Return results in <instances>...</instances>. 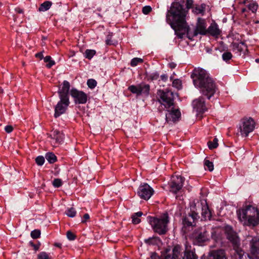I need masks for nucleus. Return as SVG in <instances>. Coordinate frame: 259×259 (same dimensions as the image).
Wrapping results in <instances>:
<instances>
[{
    "label": "nucleus",
    "mask_w": 259,
    "mask_h": 259,
    "mask_svg": "<svg viewBox=\"0 0 259 259\" xmlns=\"http://www.w3.org/2000/svg\"><path fill=\"white\" fill-rule=\"evenodd\" d=\"M70 89V83L68 81L64 80L62 87L58 90L59 98L69 99L68 93Z\"/></svg>",
    "instance_id": "obj_18"
},
{
    "label": "nucleus",
    "mask_w": 259,
    "mask_h": 259,
    "mask_svg": "<svg viewBox=\"0 0 259 259\" xmlns=\"http://www.w3.org/2000/svg\"><path fill=\"white\" fill-rule=\"evenodd\" d=\"M218 139L217 138H214L213 141L208 142V146L209 148L212 149L217 148L218 146Z\"/></svg>",
    "instance_id": "obj_36"
},
{
    "label": "nucleus",
    "mask_w": 259,
    "mask_h": 259,
    "mask_svg": "<svg viewBox=\"0 0 259 259\" xmlns=\"http://www.w3.org/2000/svg\"><path fill=\"white\" fill-rule=\"evenodd\" d=\"M83 220L81 221V223H84L88 220L90 219V215L88 213H85L83 215Z\"/></svg>",
    "instance_id": "obj_51"
},
{
    "label": "nucleus",
    "mask_w": 259,
    "mask_h": 259,
    "mask_svg": "<svg viewBox=\"0 0 259 259\" xmlns=\"http://www.w3.org/2000/svg\"><path fill=\"white\" fill-rule=\"evenodd\" d=\"M172 86L176 89L180 90L182 88V82L179 79H174L172 81Z\"/></svg>",
    "instance_id": "obj_38"
},
{
    "label": "nucleus",
    "mask_w": 259,
    "mask_h": 259,
    "mask_svg": "<svg viewBox=\"0 0 259 259\" xmlns=\"http://www.w3.org/2000/svg\"><path fill=\"white\" fill-rule=\"evenodd\" d=\"M197 213L195 211H190L183 219V223L185 226H192L195 220L197 219Z\"/></svg>",
    "instance_id": "obj_19"
},
{
    "label": "nucleus",
    "mask_w": 259,
    "mask_h": 259,
    "mask_svg": "<svg viewBox=\"0 0 259 259\" xmlns=\"http://www.w3.org/2000/svg\"><path fill=\"white\" fill-rule=\"evenodd\" d=\"M185 179L181 176H173L169 183V191L174 193H177L182 188Z\"/></svg>",
    "instance_id": "obj_8"
},
{
    "label": "nucleus",
    "mask_w": 259,
    "mask_h": 259,
    "mask_svg": "<svg viewBox=\"0 0 259 259\" xmlns=\"http://www.w3.org/2000/svg\"><path fill=\"white\" fill-rule=\"evenodd\" d=\"M31 237L33 239H36L40 237V231L39 230H34L31 232Z\"/></svg>",
    "instance_id": "obj_40"
},
{
    "label": "nucleus",
    "mask_w": 259,
    "mask_h": 259,
    "mask_svg": "<svg viewBox=\"0 0 259 259\" xmlns=\"http://www.w3.org/2000/svg\"><path fill=\"white\" fill-rule=\"evenodd\" d=\"M65 214L69 217L73 218L76 215L75 211H65Z\"/></svg>",
    "instance_id": "obj_49"
},
{
    "label": "nucleus",
    "mask_w": 259,
    "mask_h": 259,
    "mask_svg": "<svg viewBox=\"0 0 259 259\" xmlns=\"http://www.w3.org/2000/svg\"><path fill=\"white\" fill-rule=\"evenodd\" d=\"M153 192V189L148 184L143 183L140 185L137 193L141 198L148 200L151 198Z\"/></svg>",
    "instance_id": "obj_9"
},
{
    "label": "nucleus",
    "mask_w": 259,
    "mask_h": 259,
    "mask_svg": "<svg viewBox=\"0 0 259 259\" xmlns=\"http://www.w3.org/2000/svg\"><path fill=\"white\" fill-rule=\"evenodd\" d=\"M35 57L36 58H39L40 59H42L43 58V55L42 53L40 52L36 54Z\"/></svg>",
    "instance_id": "obj_54"
},
{
    "label": "nucleus",
    "mask_w": 259,
    "mask_h": 259,
    "mask_svg": "<svg viewBox=\"0 0 259 259\" xmlns=\"http://www.w3.org/2000/svg\"><path fill=\"white\" fill-rule=\"evenodd\" d=\"M183 248L180 245L175 246L171 252L166 250L163 254V259H181L180 255L181 254Z\"/></svg>",
    "instance_id": "obj_14"
},
{
    "label": "nucleus",
    "mask_w": 259,
    "mask_h": 259,
    "mask_svg": "<svg viewBox=\"0 0 259 259\" xmlns=\"http://www.w3.org/2000/svg\"><path fill=\"white\" fill-rule=\"evenodd\" d=\"M67 237L70 240H73L75 238V235L70 231L67 232Z\"/></svg>",
    "instance_id": "obj_46"
},
{
    "label": "nucleus",
    "mask_w": 259,
    "mask_h": 259,
    "mask_svg": "<svg viewBox=\"0 0 259 259\" xmlns=\"http://www.w3.org/2000/svg\"><path fill=\"white\" fill-rule=\"evenodd\" d=\"M51 136L52 138L54 139L56 143L59 144L61 143L64 139V135L63 134L57 130L54 131Z\"/></svg>",
    "instance_id": "obj_23"
},
{
    "label": "nucleus",
    "mask_w": 259,
    "mask_h": 259,
    "mask_svg": "<svg viewBox=\"0 0 259 259\" xmlns=\"http://www.w3.org/2000/svg\"><path fill=\"white\" fill-rule=\"evenodd\" d=\"M231 259H244L245 256L242 249H237V251H234L231 254Z\"/></svg>",
    "instance_id": "obj_24"
},
{
    "label": "nucleus",
    "mask_w": 259,
    "mask_h": 259,
    "mask_svg": "<svg viewBox=\"0 0 259 259\" xmlns=\"http://www.w3.org/2000/svg\"><path fill=\"white\" fill-rule=\"evenodd\" d=\"M38 259H51L49 254L46 252H41L39 253L37 255Z\"/></svg>",
    "instance_id": "obj_42"
},
{
    "label": "nucleus",
    "mask_w": 259,
    "mask_h": 259,
    "mask_svg": "<svg viewBox=\"0 0 259 259\" xmlns=\"http://www.w3.org/2000/svg\"><path fill=\"white\" fill-rule=\"evenodd\" d=\"M168 66L171 68H174L176 66V64L174 62H171L168 64Z\"/></svg>",
    "instance_id": "obj_56"
},
{
    "label": "nucleus",
    "mask_w": 259,
    "mask_h": 259,
    "mask_svg": "<svg viewBox=\"0 0 259 259\" xmlns=\"http://www.w3.org/2000/svg\"><path fill=\"white\" fill-rule=\"evenodd\" d=\"M248 8L249 10L251 11L253 13H254L258 8V5L255 2L251 1L248 5Z\"/></svg>",
    "instance_id": "obj_32"
},
{
    "label": "nucleus",
    "mask_w": 259,
    "mask_h": 259,
    "mask_svg": "<svg viewBox=\"0 0 259 259\" xmlns=\"http://www.w3.org/2000/svg\"><path fill=\"white\" fill-rule=\"evenodd\" d=\"M255 61H256V62H257V63H258V62H259V59H256L255 60Z\"/></svg>",
    "instance_id": "obj_60"
},
{
    "label": "nucleus",
    "mask_w": 259,
    "mask_h": 259,
    "mask_svg": "<svg viewBox=\"0 0 259 259\" xmlns=\"http://www.w3.org/2000/svg\"><path fill=\"white\" fill-rule=\"evenodd\" d=\"M186 11L183 6L177 2L173 3L166 15V21L174 29L175 34L180 38L187 36L189 39L198 34L205 35L207 33V25L204 19L198 18L195 28H189L185 17Z\"/></svg>",
    "instance_id": "obj_1"
},
{
    "label": "nucleus",
    "mask_w": 259,
    "mask_h": 259,
    "mask_svg": "<svg viewBox=\"0 0 259 259\" xmlns=\"http://www.w3.org/2000/svg\"><path fill=\"white\" fill-rule=\"evenodd\" d=\"M46 159L51 163H53L56 161V156L52 153H48L46 155Z\"/></svg>",
    "instance_id": "obj_31"
},
{
    "label": "nucleus",
    "mask_w": 259,
    "mask_h": 259,
    "mask_svg": "<svg viewBox=\"0 0 259 259\" xmlns=\"http://www.w3.org/2000/svg\"><path fill=\"white\" fill-rule=\"evenodd\" d=\"M243 210H257V208H256L254 205L248 204L246 205L245 208Z\"/></svg>",
    "instance_id": "obj_45"
},
{
    "label": "nucleus",
    "mask_w": 259,
    "mask_h": 259,
    "mask_svg": "<svg viewBox=\"0 0 259 259\" xmlns=\"http://www.w3.org/2000/svg\"><path fill=\"white\" fill-rule=\"evenodd\" d=\"M159 242L158 237H153L145 240V242L148 245L157 244Z\"/></svg>",
    "instance_id": "obj_28"
},
{
    "label": "nucleus",
    "mask_w": 259,
    "mask_h": 259,
    "mask_svg": "<svg viewBox=\"0 0 259 259\" xmlns=\"http://www.w3.org/2000/svg\"><path fill=\"white\" fill-rule=\"evenodd\" d=\"M70 94L76 104H84L87 101V95L82 91L73 89L70 91Z\"/></svg>",
    "instance_id": "obj_13"
},
{
    "label": "nucleus",
    "mask_w": 259,
    "mask_h": 259,
    "mask_svg": "<svg viewBox=\"0 0 259 259\" xmlns=\"http://www.w3.org/2000/svg\"><path fill=\"white\" fill-rule=\"evenodd\" d=\"M62 184V182L60 179H55L53 182V185L55 187H59Z\"/></svg>",
    "instance_id": "obj_44"
},
{
    "label": "nucleus",
    "mask_w": 259,
    "mask_h": 259,
    "mask_svg": "<svg viewBox=\"0 0 259 259\" xmlns=\"http://www.w3.org/2000/svg\"><path fill=\"white\" fill-rule=\"evenodd\" d=\"M250 252L256 258L259 259V238L253 237L250 241Z\"/></svg>",
    "instance_id": "obj_16"
},
{
    "label": "nucleus",
    "mask_w": 259,
    "mask_h": 259,
    "mask_svg": "<svg viewBox=\"0 0 259 259\" xmlns=\"http://www.w3.org/2000/svg\"><path fill=\"white\" fill-rule=\"evenodd\" d=\"M191 77L194 86L207 99L214 94L217 90L215 84L205 70L199 67L195 68Z\"/></svg>",
    "instance_id": "obj_2"
},
{
    "label": "nucleus",
    "mask_w": 259,
    "mask_h": 259,
    "mask_svg": "<svg viewBox=\"0 0 259 259\" xmlns=\"http://www.w3.org/2000/svg\"><path fill=\"white\" fill-rule=\"evenodd\" d=\"M192 106L193 111L196 113V115L197 116H200L206 110L204 99L202 97H199L193 100Z\"/></svg>",
    "instance_id": "obj_12"
},
{
    "label": "nucleus",
    "mask_w": 259,
    "mask_h": 259,
    "mask_svg": "<svg viewBox=\"0 0 259 259\" xmlns=\"http://www.w3.org/2000/svg\"><path fill=\"white\" fill-rule=\"evenodd\" d=\"M151 10L152 9L150 6H145L143 7L142 11L144 14H148Z\"/></svg>",
    "instance_id": "obj_47"
},
{
    "label": "nucleus",
    "mask_w": 259,
    "mask_h": 259,
    "mask_svg": "<svg viewBox=\"0 0 259 259\" xmlns=\"http://www.w3.org/2000/svg\"><path fill=\"white\" fill-rule=\"evenodd\" d=\"M52 5L51 2L46 1L42 3L39 7L38 10L40 12H45L48 10Z\"/></svg>",
    "instance_id": "obj_27"
},
{
    "label": "nucleus",
    "mask_w": 259,
    "mask_h": 259,
    "mask_svg": "<svg viewBox=\"0 0 259 259\" xmlns=\"http://www.w3.org/2000/svg\"><path fill=\"white\" fill-rule=\"evenodd\" d=\"M143 61V59L141 58H134L132 60L131 65L132 66L135 67L139 63H142Z\"/></svg>",
    "instance_id": "obj_37"
},
{
    "label": "nucleus",
    "mask_w": 259,
    "mask_h": 259,
    "mask_svg": "<svg viewBox=\"0 0 259 259\" xmlns=\"http://www.w3.org/2000/svg\"><path fill=\"white\" fill-rule=\"evenodd\" d=\"M207 259H227L224 249H218L210 251L208 254Z\"/></svg>",
    "instance_id": "obj_17"
},
{
    "label": "nucleus",
    "mask_w": 259,
    "mask_h": 259,
    "mask_svg": "<svg viewBox=\"0 0 259 259\" xmlns=\"http://www.w3.org/2000/svg\"><path fill=\"white\" fill-rule=\"evenodd\" d=\"M55 245L58 247H61V244L60 243H55Z\"/></svg>",
    "instance_id": "obj_58"
},
{
    "label": "nucleus",
    "mask_w": 259,
    "mask_h": 259,
    "mask_svg": "<svg viewBox=\"0 0 259 259\" xmlns=\"http://www.w3.org/2000/svg\"><path fill=\"white\" fill-rule=\"evenodd\" d=\"M96 51L94 50H87L84 53V56L85 58H87L88 59H91L93 56L95 55Z\"/></svg>",
    "instance_id": "obj_29"
},
{
    "label": "nucleus",
    "mask_w": 259,
    "mask_h": 259,
    "mask_svg": "<svg viewBox=\"0 0 259 259\" xmlns=\"http://www.w3.org/2000/svg\"><path fill=\"white\" fill-rule=\"evenodd\" d=\"M44 60L45 62L48 63L47 64V67L48 68H51L55 64V61L52 60L51 57L49 56H47L45 57Z\"/></svg>",
    "instance_id": "obj_33"
},
{
    "label": "nucleus",
    "mask_w": 259,
    "mask_h": 259,
    "mask_svg": "<svg viewBox=\"0 0 259 259\" xmlns=\"http://www.w3.org/2000/svg\"><path fill=\"white\" fill-rule=\"evenodd\" d=\"M194 237L199 242H202L208 239L207 232L205 230L197 231L194 233Z\"/></svg>",
    "instance_id": "obj_20"
},
{
    "label": "nucleus",
    "mask_w": 259,
    "mask_h": 259,
    "mask_svg": "<svg viewBox=\"0 0 259 259\" xmlns=\"http://www.w3.org/2000/svg\"><path fill=\"white\" fill-rule=\"evenodd\" d=\"M158 95L159 97V102L161 105V107L163 106L166 109V121L171 124L178 121L181 117V112L178 109L174 107V94L169 91H159Z\"/></svg>",
    "instance_id": "obj_3"
},
{
    "label": "nucleus",
    "mask_w": 259,
    "mask_h": 259,
    "mask_svg": "<svg viewBox=\"0 0 259 259\" xmlns=\"http://www.w3.org/2000/svg\"><path fill=\"white\" fill-rule=\"evenodd\" d=\"M191 210H209V206L205 199L200 201L194 200L190 203Z\"/></svg>",
    "instance_id": "obj_15"
},
{
    "label": "nucleus",
    "mask_w": 259,
    "mask_h": 259,
    "mask_svg": "<svg viewBox=\"0 0 259 259\" xmlns=\"http://www.w3.org/2000/svg\"><path fill=\"white\" fill-rule=\"evenodd\" d=\"M69 104L70 101L69 99L60 98V101L55 107V117L57 118L64 113Z\"/></svg>",
    "instance_id": "obj_11"
},
{
    "label": "nucleus",
    "mask_w": 259,
    "mask_h": 259,
    "mask_svg": "<svg viewBox=\"0 0 259 259\" xmlns=\"http://www.w3.org/2000/svg\"><path fill=\"white\" fill-rule=\"evenodd\" d=\"M151 259H158V256L155 253H153L151 256Z\"/></svg>",
    "instance_id": "obj_57"
},
{
    "label": "nucleus",
    "mask_w": 259,
    "mask_h": 259,
    "mask_svg": "<svg viewBox=\"0 0 259 259\" xmlns=\"http://www.w3.org/2000/svg\"><path fill=\"white\" fill-rule=\"evenodd\" d=\"M128 90L133 94H135L137 96L142 94L148 95L149 94L150 87L148 84L142 83L136 85H130L128 87Z\"/></svg>",
    "instance_id": "obj_10"
},
{
    "label": "nucleus",
    "mask_w": 259,
    "mask_h": 259,
    "mask_svg": "<svg viewBox=\"0 0 259 259\" xmlns=\"http://www.w3.org/2000/svg\"><path fill=\"white\" fill-rule=\"evenodd\" d=\"M211 211H202V216L205 220H210L211 218Z\"/></svg>",
    "instance_id": "obj_41"
},
{
    "label": "nucleus",
    "mask_w": 259,
    "mask_h": 259,
    "mask_svg": "<svg viewBox=\"0 0 259 259\" xmlns=\"http://www.w3.org/2000/svg\"><path fill=\"white\" fill-rule=\"evenodd\" d=\"M232 57V53L228 51H226L222 54L223 60L226 62H228Z\"/></svg>",
    "instance_id": "obj_30"
},
{
    "label": "nucleus",
    "mask_w": 259,
    "mask_h": 259,
    "mask_svg": "<svg viewBox=\"0 0 259 259\" xmlns=\"http://www.w3.org/2000/svg\"><path fill=\"white\" fill-rule=\"evenodd\" d=\"M3 92V90L2 89H0V93Z\"/></svg>",
    "instance_id": "obj_61"
},
{
    "label": "nucleus",
    "mask_w": 259,
    "mask_h": 259,
    "mask_svg": "<svg viewBox=\"0 0 259 259\" xmlns=\"http://www.w3.org/2000/svg\"><path fill=\"white\" fill-rule=\"evenodd\" d=\"M238 218L244 225L256 226L259 223V211L254 212L253 214L248 215L247 211H238Z\"/></svg>",
    "instance_id": "obj_5"
},
{
    "label": "nucleus",
    "mask_w": 259,
    "mask_h": 259,
    "mask_svg": "<svg viewBox=\"0 0 259 259\" xmlns=\"http://www.w3.org/2000/svg\"><path fill=\"white\" fill-rule=\"evenodd\" d=\"M143 215V213L141 211H139L135 213L132 217V223L134 224H139L141 222V220L139 219Z\"/></svg>",
    "instance_id": "obj_26"
},
{
    "label": "nucleus",
    "mask_w": 259,
    "mask_h": 259,
    "mask_svg": "<svg viewBox=\"0 0 259 259\" xmlns=\"http://www.w3.org/2000/svg\"><path fill=\"white\" fill-rule=\"evenodd\" d=\"M35 161L38 165H42L44 163L45 158L43 156H39L36 158Z\"/></svg>",
    "instance_id": "obj_43"
},
{
    "label": "nucleus",
    "mask_w": 259,
    "mask_h": 259,
    "mask_svg": "<svg viewBox=\"0 0 259 259\" xmlns=\"http://www.w3.org/2000/svg\"><path fill=\"white\" fill-rule=\"evenodd\" d=\"M207 32L211 35L218 37L221 33V30L216 23H212L207 29Z\"/></svg>",
    "instance_id": "obj_22"
},
{
    "label": "nucleus",
    "mask_w": 259,
    "mask_h": 259,
    "mask_svg": "<svg viewBox=\"0 0 259 259\" xmlns=\"http://www.w3.org/2000/svg\"><path fill=\"white\" fill-rule=\"evenodd\" d=\"M234 50H237L238 52H241L244 49H245V46L244 43L240 42L239 44H234L233 45Z\"/></svg>",
    "instance_id": "obj_34"
},
{
    "label": "nucleus",
    "mask_w": 259,
    "mask_h": 259,
    "mask_svg": "<svg viewBox=\"0 0 259 259\" xmlns=\"http://www.w3.org/2000/svg\"><path fill=\"white\" fill-rule=\"evenodd\" d=\"M227 238L232 243L234 251H237V249H242L239 247L240 245V239L236 232H235L231 226H227L225 229Z\"/></svg>",
    "instance_id": "obj_7"
},
{
    "label": "nucleus",
    "mask_w": 259,
    "mask_h": 259,
    "mask_svg": "<svg viewBox=\"0 0 259 259\" xmlns=\"http://www.w3.org/2000/svg\"><path fill=\"white\" fill-rule=\"evenodd\" d=\"M15 11L16 12V13H23V10L21 9L20 8H16L15 9Z\"/></svg>",
    "instance_id": "obj_55"
},
{
    "label": "nucleus",
    "mask_w": 259,
    "mask_h": 259,
    "mask_svg": "<svg viewBox=\"0 0 259 259\" xmlns=\"http://www.w3.org/2000/svg\"><path fill=\"white\" fill-rule=\"evenodd\" d=\"M161 77L162 80H165L166 79V77L164 75H162Z\"/></svg>",
    "instance_id": "obj_59"
},
{
    "label": "nucleus",
    "mask_w": 259,
    "mask_h": 259,
    "mask_svg": "<svg viewBox=\"0 0 259 259\" xmlns=\"http://www.w3.org/2000/svg\"><path fill=\"white\" fill-rule=\"evenodd\" d=\"M5 130L7 133H10L13 131V127L11 125H6L5 127Z\"/></svg>",
    "instance_id": "obj_48"
},
{
    "label": "nucleus",
    "mask_w": 259,
    "mask_h": 259,
    "mask_svg": "<svg viewBox=\"0 0 259 259\" xmlns=\"http://www.w3.org/2000/svg\"><path fill=\"white\" fill-rule=\"evenodd\" d=\"M181 259H197V256L196 254L192 251L190 250L187 248H185L182 251L181 254L180 255Z\"/></svg>",
    "instance_id": "obj_21"
},
{
    "label": "nucleus",
    "mask_w": 259,
    "mask_h": 259,
    "mask_svg": "<svg viewBox=\"0 0 259 259\" xmlns=\"http://www.w3.org/2000/svg\"><path fill=\"white\" fill-rule=\"evenodd\" d=\"M255 128V122L251 118L242 119L239 124V132L242 137H247Z\"/></svg>",
    "instance_id": "obj_6"
},
{
    "label": "nucleus",
    "mask_w": 259,
    "mask_h": 259,
    "mask_svg": "<svg viewBox=\"0 0 259 259\" xmlns=\"http://www.w3.org/2000/svg\"><path fill=\"white\" fill-rule=\"evenodd\" d=\"M147 220L154 231L159 235L165 234L167 231L169 218L167 212L159 217L148 216Z\"/></svg>",
    "instance_id": "obj_4"
},
{
    "label": "nucleus",
    "mask_w": 259,
    "mask_h": 259,
    "mask_svg": "<svg viewBox=\"0 0 259 259\" xmlns=\"http://www.w3.org/2000/svg\"><path fill=\"white\" fill-rule=\"evenodd\" d=\"M87 84L90 89H94L97 85V81L93 79H90L87 81Z\"/></svg>",
    "instance_id": "obj_39"
},
{
    "label": "nucleus",
    "mask_w": 259,
    "mask_h": 259,
    "mask_svg": "<svg viewBox=\"0 0 259 259\" xmlns=\"http://www.w3.org/2000/svg\"><path fill=\"white\" fill-rule=\"evenodd\" d=\"M204 165L205 167H207L209 171H212L213 169V164L212 162H210L207 159H205L204 161Z\"/></svg>",
    "instance_id": "obj_35"
},
{
    "label": "nucleus",
    "mask_w": 259,
    "mask_h": 259,
    "mask_svg": "<svg viewBox=\"0 0 259 259\" xmlns=\"http://www.w3.org/2000/svg\"><path fill=\"white\" fill-rule=\"evenodd\" d=\"M106 44L108 45H113L114 43L111 40V36L108 35L106 40Z\"/></svg>",
    "instance_id": "obj_52"
},
{
    "label": "nucleus",
    "mask_w": 259,
    "mask_h": 259,
    "mask_svg": "<svg viewBox=\"0 0 259 259\" xmlns=\"http://www.w3.org/2000/svg\"><path fill=\"white\" fill-rule=\"evenodd\" d=\"M193 0H187L186 2V6L187 9H190L192 8L193 5Z\"/></svg>",
    "instance_id": "obj_50"
},
{
    "label": "nucleus",
    "mask_w": 259,
    "mask_h": 259,
    "mask_svg": "<svg viewBox=\"0 0 259 259\" xmlns=\"http://www.w3.org/2000/svg\"><path fill=\"white\" fill-rule=\"evenodd\" d=\"M30 244L33 247L34 249L36 251L39 248V245H35L32 242H30Z\"/></svg>",
    "instance_id": "obj_53"
},
{
    "label": "nucleus",
    "mask_w": 259,
    "mask_h": 259,
    "mask_svg": "<svg viewBox=\"0 0 259 259\" xmlns=\"http://www.w3.org/2000/svg\"><path fill=\"white\" fill-rule=\"evenodd\" d=\"M205 5L202 4L201 5H196L193 8L192 12L196 14H203L204 12Z\"/></svg>",
    "instance_id": "obj_25"
}]
</instances>
